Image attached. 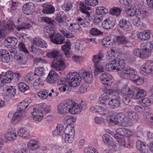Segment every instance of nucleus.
Wrapping results in <instances>:
<instances>
[{"label":"nucleus","instance_id":"052dcab7","mask_svg":"<svg viewBox=\"0 0 153 153\" xmlns=\"http://www.w3.org/2000/svg\"><path fill=\"white\" fill-rule=\"evenodd\" d=\"M84 151L85 153H98L97 149L91 146L85 148Z\"/></svg>","mask_w":153,"mask_h":153},{"label":"nucleus","instance_id":"aec40b11","mask_svg":"<svg viewBox=\"0 0 153 153\" xmlns=\"http://www.w3.org/2000/svg\"><path fill=\"white\" fill-rule=\"evenodd\" d=\"M34 4L32 2H29L24 5L22 11L24 14L28 15L33 13L34 11Z\"/></svg>","mask_w":153,"mask_h":153},{"label":"nucleus","instance_id":"4be33fe9","mask_svg":"<svg viewBox=\"0 0 153 153\" xmlns=\"http://www.w3.org/2000/svg\"><path fill=\"white\" fill-rule=\"evenodd\" d=\"M137 148L140 150V153H149L146 143L144 142L138 141L136 143Z\"/></svg>","mask_w":153,"mask_h":153},{"label":"nucleus","instance_id":"f257e3e1","mask_svg":"<svg viewBox=\"0 0 153 153\" xmlns=\"http://www.w3.org/2000/svg\"><path fill=\"white\" fill-rule=\"evenodd\" d=\"M117 92L122 95L124 103L128 106L132 104L130 99H138L146 97L147 94L146 92L143 89L138 87H134L131 89L127 85L123 86L122 89Z\"/></svg>","mask_w":153,"mask_h":153},{"label":"nucleus","instance_id":"0e129e2a","mask_svg":"<svg viewBox=\"0 0 153 153\" xmlns=\"http://www.w3.org/2000/svg\"><path fill=\"white\" fill-rule=\"evenodd\" d=\"M72 7V4L70 2H65L62 6V8L63 10L65 11H69Z\"/></svg>","mask_w":153,"mask_h":153},{"label":"nucleus","instance_id":"c85d7f7f","mask_svg":"<svg viewBox=\"0 0 153 153\" xmlns=\"http://www.w3.org/2000/svg\"><path fill=\"white\" fill-rule=\"evenodd\" d=\"M33 43L36 46L42 48H46L47 44L45 41L39 37H36L33 39Z\"/></svg>","mask_w":153,"mask_h":153},{"label":"nucleus","instance_id":"79ce46f5","mask_svg":"<svg viewBox=\"0 0 153 153\" xmlns=\"http://www.w3.org/2000/svg\"><path fill=\"white\" fill-rule=\"evenodd\" d=\"M36 76L35 73H30L25 77L24 80L26 82L30 84L31 86H32V81L36 78Z\"/></svg>","mask_w":153,"mask_h":153},{"label":"nucleus","instance_id":"423d86ee","mask_svg":"<svg viewBox=\"0 0 153 153\" xmlns=\"http://www.w3.org/2000/svg\"><path fill=\"white\" fill-rule=\"evenodd\" d=\"M98 1L97 0H85V4L84 2H80L79 4V8L80 11L82 13H85L88 17L90 16L89 13L88 11L90 10L91 8L88 5L94 6L98 4Z\"/></svg>","mask_w":153,"mask_h":153},{"label":"nucleus","instance_id":"bb28decb","mask_svg":"<svg viewBox=\"0 0 153 153\" xmlns=\"http://www.w3.org/2000/svg\"><path fill=\"white\" fill-rule=\"evenodd\" d=\"M113 41L115 42L123 45H126L130 42L128 39L123 36H116L113 38Z\"/></svg>","mask_w":153,"mask_h":153},{"label":"nucleus","instance_id":"6e6d98bb","mask_svg":"<svg viewBox=\"0 0 153 153\" xmlns=\"http://www.w3.org/2000/svg\"><path fill=\"white\" fill-rule=\"evenodd\" d=\"M18 87L20 91L22 92H25L29 89L28 85L22 82H21L19 83Z\"/></svg>","mask_w":153,"mask_h":153},{"label":"nucleus","instance_id":"5701e85b","mask_svg":"<svg viewBox=\"0 0 153 153\" xmlns=\"http://www.w3.org/2000/svg\"><path fill=\"white\" fill-rule=\"evenodd\" d=\"M32 114L34 119L39 121H41L43 117V114L42 111L37 108H33V111Z\"/></svg>","mask_w":153,"mask_h":153},{"label":"nucleus","instance_id":"39448f33","mask_svg":"<svg viewBox=\"0 0 153 153\" xmlns=\"http://www.w3.org/2000/svg\"><path fill=\"white\" fill-rule=\"evenodd\" d=\"M104 56L103 54L100 52L97 55H93L92 57V59L94 63V73L96 75L104 71L105 65L101 62V60Z\"/></svg>","mask_w":153,"mask_h":153},{"label":"nucleus","instance_id":"cd10ccee","mask_svg":"<svg viewBox=\"0 0 153 153\" xmlns=\"http://www.w3.org/2000/svg\"><path fill=\"white\" fill-rule=\"evenodd\" d=\"M58 74L54 71H51L46 78V81L49 83L53 84L56 82Z\"/></svg>","mask_w":153,"mask_h":153},{"label":"nucleus","instance_id":"09e8293b","mask_svg":"<svg viewBox=\"0 0 153 153\" xmlns=\"http://www.w3.org/2000/svg\"><path fill=\"white\" fill-rule=\"evenodd\" d=\"M125 65V61L122 59H119L118 62H117L116 65L117 71H118V74L119 71L122 70L124 68Z\"/></svg>","mask_w":153,"mask_h":153},{"label":"nucleus","instance_id":"c03bdc74","mask_svg":"<svg viewBox=\"0 0 153 153\" xmlns=\"http://www.w3.org/2000/svg\"><path fill=\"white\" fill-rule=\"evenodd\" d=\"M27 146L30 149L34 150L38 148V142L36 140H31L28 142Z\"/></svg>","mask_w":153,"mask_h":153},{"label":"nucleus","instance_id":"9d476101","mask_svg":"<svg viewBox=\"0 0 153 153\" xmlns=\"http://www.w3.org/2000/svg\"><path fill=\"white\" fill-rule=\"evenodd\" d=\"M153 70V61L149 60L143 64L139 69L140 72L146 75L151 73Z\"/></svg>","mask_w":153,"mask_h":153},{"label":"nucleus","instance_id":"49530a36","mask_svg":"<svg viewBox=\"0 0 153 153\" xmlns=\"http://www.w3.org/2000/svg\"><path fill=\"white\" fill-rule=\"evenodd\" d=\"M108 10L103 7H97L96 10V13L99 16L104 15L108 13Z\"/></svg>","mask_w":153,"mask_h":153},{"label":"nucleus","instance_id":"0eeeda50","mask_svg":"<svg viewBox=\"0 0 153 153\" xmlns=\"http://www.w3.org/2000/svg\"><path fill=\"white\" fill-rule=\"evenodd\" d=\"M153 45L150 42L143 43L141 45V58L149 57L151 55Z\"/></svg>","mask_w":153,"mask_h":153},{"label":"nucleus","instance_id":"ea45409f","mask_svg":"<svg viewBox=\"0 0 153 153\" xmlns=\"http://www.w3.org/2000/svg\"><path fill=\"white\" fill-rule=\"evenodd\" d=\"M114 137L121 146H125L126 141L124 136L122 134L117 133L114 135Z\"/></svg>","mask_w":153,"mask_h":153},{"label":"nucleus","instance_id":"20e7f679","mask_svg":"<svg viewBox=\"0 0 153 153\" xmlns=\"http://www.w3.org/2000/svg\"><path fill=\"white\" fill-rule=\"evenodd\" d=\"M46 30V32L51 34L50 38L51 41L56 44H62L65 41V37L71 38L74 36L73 33L67 31H62V33H57L56 29L51 26H47Z\"/></svg>","mask_w":153,"mask_h":153},{"label":"nucleus","instance_id":"13d9d810","mask_svg":"<svg viewBox=\"0 0 153 153\" xmlns=\"http://www.w3.org/2000/svg\"><path fill=\"white\" fill-rule=\"evenodd\" d=\"M127 115L128 117H132V119L134 120H135L136 121H137L139 118L138 114L134 111L128 112Z\"/></svg>","mask_w":153,"mask_h":153},{"label":"nucleus","instance_id":"4468645a","mask_svg":"<svg viewBox=\"0 0 153 153\" xmlns=\"http://www.w3.org/2000/svg\"><path fill=\"white\" fill-rule=\"evenodd\" d=\"M118 117L119 118V126L126 127L129 126L131 125L129 117L126 116L122 113H119Z\"/></svg>","mask_w":153,"mask_h":153},{"label":"nucleus","instance_id":"603ef678","mask_svg":"<svg viewBox=\"0 0 153 153\" xmlns=\"http://www.w3.org/2000/svg\"><path fill=\"white\" fill-rule=\"evenodd\" d=\"M144 118L146 121H149L151 123L153 122V114L147 112H145L143 114Z\"/></svg>","mask_w":153,"mask_h":153},{"label":"nucleus","instance_id":"774afa93","mask_svg":"<svg viewBox=\"0 0 153 153\" xmlns=\"http://www.w3.org/2000/svg\"><path fill=\"white\" fill-rule=\"evenodd\" d=\"M141 102L143 106L147 107L150 105L151 101L148 98L146 97L143 99Z\"/></svg>","mask_w":153,"mask_h":153},{"label":"nucleus","instance_id":"a19ab883","mask_svg":"<svg viewBox=\"0 0 153 153\" xmlns=\"http://www.w3.org/2000/svg\"><path fill=\"white\" fill-rule=\"evenodd\" d=\"M112 35H108L102 41V45L106 47H110L111 43H113V38Z\"/></svg>","mask_w":153,"mask_h":153},{"label":"nucleus","instance_id":"680f3d73","mask_svg":"<svg viewBox=\"0 0 153 153\" xmlns=\"http://www.w3.org/2000/svg\"><path fill=\"white\" fill-rule=\"evenodd\" d=\"M90 33L92 35L96 36L100 35H102L103 33L96 28H93L90 30Z\"/></svg>","mask_w":153,"mask_h":153},{"label":"nucleus","instance_id":"e2e57ef3","mask_svg":"<svg viewBox=\"0 0 153 153\" xmlns=\"http://www.w3.org/2000/svg\"><path fill=\"white\" fill-rule=\"evenodd\" d=\"M25 103L23 101L20 102L17 106L18 111L23 113V111L27 107Z\"/></svg>","mask_w":153,"mask_h":153},{"label":"nucleus","instance_id":"ddd939ff","mask_svg":"<svg viewBox=\"0 0 153 153\" xmlns=\"http://www.w3.org/2000/svg\"><path fill=\"white\" fill-rule=\"evenodd\" d=\"M137 12L136 15L139 16L142 19L145 18L148 15V12L146 10V7L142 3L135 4Z\"/></svg>","mask_w":153,"mask_h":153},{"label":"nucleus","instance_id":"f03ea898","mask_svg":"<svg viewBox=\"0 0 153 153\" xmlns=\"http://www.w3.org/2000/svg\"><path fill=\"white\" fill-rule=\"evenodd\" d=\"M67 76V78L62 77L58 81V85H61L59 88L60 92H65L67 90L70 91L71 87H76L80 84V77L77 72L69 73Z\"/></svg>","mask_w":153,"mask_h":153},{"label":"nucleus","instance_id":"8fccbe9b","mask_svg":"<svg viewBox=\"0 0 153 153\" xmlns=\"http://www.w3.org/2000/svg\"><path fill=\"white\" fill-rule=\"evenodd\" d=\"M49 91L45 89H43L38 92V97L42 99H45L48 97Z\"/></svg>","mask_w":153,"mask_h":153},{"label":"nucleus","instance_id":"a18cd8bd","mask_svg":"<svg viewBox=\"0 0 153 153\" xmlns=\"http://www.w3.org/2000/svg\"><path fill=\"white\" fill-rule=\"evenodd\" d=\"M59 51L56 49H54L52 51L47 53L46 56L50 59H54L57 58L59 56Z\"/></svg>","mask_w":153,"mask_h":153},{"label":"nucleus","instance_id":"5fc2aeb1","mask_svg":"<svg viewBox=\"0 0 153 153\" xmlns=\"http://www.w3.org/2000/svg\"><path fill=\"white\" fill-rule=\"evenodd\" d=\"M34 73L36 76H43L45 74L44 68L43 67H38L36 68Z\"/></svg>","mask_w":153,"mask_h":153},{"label":"nucleus","instance_id":"b1692460","mask_svg":"<svg viewBox=\"0 0 153 153\" xmlns=\"http://www.w3.org/2000/svg\"><path fill=\"white\" fill-rule=\"evenodd\" d=\"M16 90L14 86H7L5 88L4 96L9 97H13L14 96Z\"/></svg>","mask_w":153,"mask_h":153},{"label":"nucleus","instance_id":"a878e982","mask_svg":"<svg viewBox=\"0 0 153 153\" xmlns=\"http://www.w3.org/2000/svg\"><path fill=\"white\" fill-rule=\"evenodd\" d=\"M119 118L118 117V113L115 115L110 116L109 118H107V121L110 126H114L117 125L119 126Z\"/></svg>","mask_w":153,"mask_h":153},{"label":"nucleus","instance_id":"37998d69","mask_svg":"<svg viewBox=\"0 0 153 153\" xmlns=\"http://www.w3.org/2000/svg\"><path fill=\"white\" fill-rule=\"evenodd\" d=\"M136 73H134L131 77L128 78H130L131 80L133 81L134 83L139 85L140 84L142 83L143 81L140 77L136 74Z\"/></svg>","mask_w":153,"mask_h":153},{"label":"nucleus","instance_id":"4d7b16f0","mask_svg":"<svg viewBox=\"0 0 153 153\" xmlns=\"http://www.w3.org/2000/svg\"><path fill=\"white\" fill-rule=\"evenodd\" d=\"M64 120L66 123L70 125L74 123L76 121V119L71 116H68L65 117Z\"/></svg>","mask_w":153,"mask_h":153},{"label":"nucleus","instance_id":"58836bf2","mask_svg":"<svg viewBox=\"0 0 153 153\" xmlns=\"http://www.w3.org/2000/svg\"><path fill=\"white\" fill-rule=\"evenodd\" d=\"M23 117L22 113V112L18 111L13 114L11 121L14 125L16 124Z\"/></svg>","mask_w":153,"mask_h":153},{"label":"nucleus","instance_id":"4c0bfd02","mask_svg":"<svg viewBox=\"0 0 153 153\" xmlns=\"http://www.w3.org/2000/svg\"><path fill=\"white\" fill-rule=\"evenodd\" d=\"M137 36L138 39L144 41L148 40L150 37L149 32L145 31L138 33Z\"/></svg>","mask_w":153,"mask_h":153},{"label":"nucleus","instance_id":"de8ad7c7","mask_svg":"<svg viewBox=\"0 0 153 153\" xmlns=\"http://www.w3.org/2000/svg\"><path fill=\"white\" fill-rule=\"evenodd\" d=\"M3 77L7 83H10L13 78V73L10 71H8L6 72L5 75Z\"/></svg>","mask_w":153,"mask_h":153},{"label":"nucleus","instance_id":"7ed1b4c3","mask_svg":"<svg viewBox=\"0 0 153 153\" xmlns=\"http://www.w3.org/2000/svg\"><path fill=\"white\" fill-rule=\"evenodd\" d=\"M86 107L85 103L83 101L79 104L74 103L70 99L67 100L65 103L59 104L57 107L59 113L61 114L69 113L71 114L80 113Z\"/></svg>","mask_w":153,"mask_h":153},{"label":"nucleus","instance_id":"9b49d317","mask_svg":"<svg viewBox=\"0 0 153 153\" xmlns=\"http://www.w3.org/2000/svg\"><path fill=\"white\" fill-rule=\"evenodd\" d=\"M137 73L136 70L130 67H125L119 72V74L122 78L127 79L131 77L132 74Z\"/></svg>","mask_w":153,"mask_h":153},{"label":"nucleus","instance_id":"72a5a7b5","mask_svg":"<svg viewBox=\"0 0 153 153\" xmlns=\"http://www.w3.org/2000/svg\"><path fill=\"white\" fill-rule=\"evenodd\" d=\"M117 61L115 60L110 61L107 62L105 68L107 71H111L115 70H117Z\"/></svg>","mask_w":153,"mask_h":153},{"label":"nucleus","instance_id":"e433bc0d","mask_svg":"<svg viewBox=\"0 0 153 153\" xmlns=\"http://www.w3.org/2000/svg\"><path fill=\"white\" fill-rule=\"evenodd\" d=\"M42 12L43 13L49 14L53 13L55 12V8L52 5L46 4L43 5Z\"/></svg>","mask_w":153,"mask_h":153},{"label":"nucleus","instance_id":"c9c22d12","mask_svg":"<svg viewBox=\"0 0 153 153\" xmlns=\"http://www.w3.org/2000/svg\"><path fill=\"white\" fill-rule=\"evenodd\" d=\"M125 13L127 15L131 17H133L137 14L136 8L135 4H131L129 7L125 10Z\"/></svg>","mask_w":153,"mask_h":153},{"label":"nucleus","instance_id":"dca6fc26","mask_svg":"<svg viewBox=\"0 0 153 153\" xmlns=\"http://www.w3.org/2000/svg\"><path fill=\"white\" fill-rule=\"evenodd\" d=\"M116 21L111 17H110L105 20L102 25V27L105 29L113 28L115 25Z\"/></svg>","mask_w":153,"mask_h":153},{"label":"nucleus","instance_id":"7c9ffc66","mask_svg":"<svg viewBox=\"0 0 153 153\" xmlns=\"http://www.w3.org/2000/svg\"><path fill=\"white\" fill-rule=\"evenodd\" d=\"M140 16L137 15L133 19L132 23L134 26L138 27L140 29L143 30L145 29V25L140 21Z\"/></svg>","mask_w":153,"mask_h":153},{"label":"nucleus","instance_id":"a211bd4d","mask_svg":"<svg viewBox=\"0 0 153 153\" xmlns=\"http://www.w3.org/2000/svg\"><path fill=\"white\" fill-rule=\"evenodd\" d=\"M119 25L120 28L126 31H129L133 29V27L130 22L124 19L120 20Z\"/></svg>","mask_w":153,"mask_h":153},{"label":"nucleus","instance_id":"6e6552de","mask_svg":"<svg viewBox=\"0 0 153 153\" xmlns=\"http://www.w3.org/2000/svg\"><path fill=\"white\" fill-rule=\"evenodd\" d=\"M85 19L81 17H79L76 19V23L70 24L69 28L72 32H75L76 30L79 31L80 30L81 27L80 25H82L85 27L84 25H87L89 24L88 21L85 22Z\"/></svg>","mask_w":153,"mask_h":153},{"label":"nucleus","instance_id":"473e14b6","mask_svg":"<svg viewBox=\"0 0 153 153\" xmlns=\"http://www.w3.org/2000/svg\"><path fill=\"white\" fill-rule=\"evenodd\" d=\"M17 39L13 36L9 37L7 38L4 41V43L7 46H15L17 43Z\"/></svg>","mask_w":153,"mask_h":153},{"label":"nucleus","instance_id":"2f4dec72","mask_svg":"<svg viewBox=\"0 0 153 153\" xmlns=\"http://www.w3.org/2000/svg\"><path fill=\"white\" fill-rule=\"evenodd\" d=\"M17 132L20 136L24 137H27L30 136L29 130L25 127L19 128L17 130Z\"/></svg>","mask_w":153,"mask_h":153},{"label":"nucleus","instance_id":"f8f14e48","mask_svg":"<svg viewBox=\"0 0 153 153\" xmlns=\"http://www.w3.org/2000/svg\"><path fill=\"white\" fill-rule=\"evenodd\" d=\"M80 77V82L81 79H82L84 81L88 83H91L93 81V75L91 72H87L83 69L81 70L79 73L77 72Z\"/></svg>","mask_w":153,"mask_h":153},{"label":"nucleus","instance_id":"1a4fd4ad","mask_svg":"<svg viewBox=\"0 0 153 153\" xmlns=\"http://www.w3.org/2000/svg\"><path fill=\"white\" fill-rule=\"evenodd\" d=\"M120 91V90H110L108 91V94L104 93L99 98L98 101V103L101 104L106 105L107 101L112 98V95L116 96V94H119L117 92V91Z\"/></svg>","mask_w":153,"mask_h":153},{"label":"nucleus","instance_id":"f3484780","mask_svg":"<svg viewBox=\"0 0 153 153\" xmlns=\"http://www.w3.org/2000/svg\"><path fill=\"white\" fill-rule=\"evenodd\" d=\"M52 64L53 67L57 71L64 70L66 67L64 60L62 59H55Z\"/></svg>","mask_w":153,"mask_h":153},{"label":"nucleus","instance_id":"2eb2a0df","mask_svg":"<svg viewBox=\"0 0 153 153\" xmlns=\"http://www.w3.org/2000/svg\"><path fill=\"white\" fill-rule=\"evenodd\" d=\"M100 78L101 83L105 85H109L113 82V77L108 74L104 73L101 74Z\"/></svg>","mask_w":153,"mask_h":153},{"label":"nucleus","instance_id":"c756f323","mask_svg":"<svg viewBox=\"0 0 153 153\" xmlns=\"http://www.w3.org/2000/svg\"><path fill=\"white\" fill-rule=\"evenodd\" d=\"M65 132L64 126L62 124L57 125L56 128L53 132L54 136H58L59 135L62 136Z\"/></svg>","mask_w":153,"mask_h":153},{"label":"nucleus","instance_id":"3c124183","mask_svg":"<svg viewBox=\"0 0 153 153\" xmlns=\"http://www.w3.org/2000/svg\"><path fill=\"white\" fill-rule=\"evenodd\" d=\"M122 10V8L118 7H114L110 10V13L112 14L118 16L121 13Z\"/></svg>","mask_w":153,"mask_h":153},{"label":"nucleus","instance_id":"864d4df0","mask_svg":"<svg viewBox=\"0 0 153 153\" xmlns=\"http://www.w3.org/2000/svg\"><path fill=\"white\" fill-rule=\"evenodd\" d=\"M64 134L67 135H75V131L74 128L70 126H67L65 129V132Z\"/></svg>","mask_w":153,"mask_h":153},{"label":"nucleus","instance_id":"338daca9","mask_svg":"<svg viewBox=\"0 0 153 153\" xmlns=\"http://www.w3.org/2000/svg\"><path fill=\"white\" fill-rule=\"evenodd\" d=\"M65 142L66 143H71L74 140L75 135H65Z\"/></svg>","mask_w":153,"mask_h":153},{"label":"nucleus","instance_id":"412c9836","mask_svg":"<svg viewBox=\"0 0 153 153\" xmlns=\"http://www.w3.org/2000/svg\"><path fill=\"white\" fill-rule=\"evenodd\" d=\"M12 29V26L6 24L4 21L0 22V39L4 37L6 29L10 30Z\"/></svg>","mask_w":153,"mask_h":153},{"label":"nucleus","instance_id":"6ab92c4d","mask_svg":"<svg viewBox=\"0 0 153 153\" xmlns=\"http://www.w3.org/2000/svg\"><path fill=\"white\" fill-rule=\"evenodd\" d=\"M5 138L8 141L13 142L17 138V135L14 128H11L4 134Z\"/></svg>","mask_w":153,"mask_h":153},{"label":"nucleus","instance_id":"f704fd0d","mask_svg":"<svg viewBox=\"0 0 153 153\" xmlns=\"http://www.w3.org/2000/svg\"><path fill=\"white\" fill-rule=\"evenodd\" d=\"M117 98H113L111 99L108 103L109 106L111 108L114 109L119 107L120 104V102L119 99Z\"/></svg>","mask_w":153,"mask_h":153},{"label":"nucleus","instance_id":"bf43d9fd","mask_svg":"<svg viewBox=\"0 0 153 153\" xmlns=\"http://www.w3.org/2000/svg\"><path fill=\"white\" fill-rule=\"evenodd\" d=\"M110 136L107 134H104L102 136L103 142L106 145H109L111 141Z\"/></svg>","mask_w":153,"mask_h":153},{"label":"nucleus","instance_id":"69168bd1","mask_svg":"<svg viewBox=\"0 0 153 153\" xmlns=\"http://www.w3.org/2000/svg\"><path fill=\"white\" fill-rule=\"evenodd\" d=\"M41 20L49 25H53L54 20L48 17H42L41 18Z\"/></svg>","mask_w":153,"mask_h":153},{"label":"nucleus","instance_id":"393cba45","mask_svg":"<svg viewBox=\"0 0 153 153\" xmlns=\"http://www.w3.org/2000/svg\"><path fill=\"white\" fill-rule=\"evenodd\" d=\"M24 18H20L17 20V22L18 23L20 22L23 23L21 25H18L16 26V29L18 31H20L22 30L25 29H28L32 26L31 25L28 23H24Z\"/></svg>","mask_w":153,"mask_h":153}]
</instances>
